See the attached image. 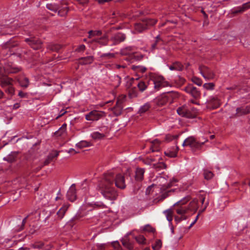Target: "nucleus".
Returning <instances> with one entry per match:
<instances>
[{"label":"nucleus","mask_w":250,"mask_h":250,"mask_svg":"<svg viewBox=\"0 0 250 250\" xmlns=\"http://www.w3.org/2000/svg\"><path fill=\"white\" fill-rule=\"evenodd\" d=\"M208 204H209V200L208 199L207 200V202L205 203V205H204L203 208L202 210H199V213H200V214L205 210V209L208 206Z\"/></svg>","instance_id":"59"},{"label":"nucleus","mask_w":250,"mask_h":250,"mask_svg":"<svg viewBox=\"0 0 250 250\" xmlns=\"http://www.w3.org/2000/svg\"><path fill=\"white\" fill-rule=\"evenodd\" d=\"M121 189L125 188V177L120 173H116L113 170L108 171L105 173L99 184V188L104 197L109 200H115L118 194L114 185Z\"/></svg>","instance_id":"1"},{"label":"nucleus","mask_w":250,"mask_h":250,"mask_svg":"<svg viewBox=\"0 0 250 250\" xmlns=\"http://www.w3.org/2000/svg\"><path fill=\"white\" fill-rule=\"evenodd\" d=\"M160 142L158 139H155L151 142L152 145L151 146V149L152 152L158 151L159 150V145Z\"/></svg>","instance_id":"29"},{"label":"nucleus","mask_w":250,"mask_h":250,"mask_svg":"<svg viewBox=\"0 0 250 250\" xmlns=\"http://www.w3.org/2000/svg\"><path fill=\"white\" fill-rule=\"evenodd\" d=\"M114 80L117 81V84L116 86H118L121 83V78L118 75H116L114 77Z\"/></svg>","instance_id":"63"},{"label":"nucleus","mask_w":250,"mask_h":250,"mask_svg":"<svg viewBox=\"0 0 250 250\" xmlns=\"http://www.w3.org/2000/svg\"><path fill=\"white\" fill-rule=\"evenodd\" d=\"M162 243L161 240L157 239L155 243L152 245V247L153 250H159L162 247Z\"/></svg>","instance_id":"39"},{"label":"nucleus","mask_w":250,"mask_h":250,"mask_svg":"<svg viewBox=\"0 0 250 250\" xmlns=\"http://www.w3.org/2000/svg\"><path fill=\"white\" fill-rule=\"evenodd\" d=\"M187 108L185 106L179 107L177 109V113L182 117H185L187 112Z\"/></svg>","instance_id":"41"},{"label":"nucleus","mask_w":250,"mask_h":250,"mask_svg":"<svg viewBox=\"0 0 250 250\" xmlns=\"http://www.w3.org/2000/svg\"><path fill=\"white\" fill-rule=\"evenodd\" d=\"M192 82L197 85L201 86L202 84V81L201 79L196 77L192 78Z\"/></svg>","instance_id":"49"},{"label":"nucleus","mask_w":250,"mask_h":250,"mask_svg":"<svg viewBox=\"0 0 250 250\" xmlns=\"http://www.w3.org/2000/svg\"><path fill=\"white\" fill-rule=\"evenodd\" d=\"M125 38V34L122 33H118L112 36L110 41L113 42V44L115 45L124 41Z\"/></svg>","instance_id":"13"},{"label":"nucleus","mask_w":250,"mask_h":250,"mask_svg":"<svg viewBox=\"0 0 250 250\" xmlns=\"http://www.w3.org/2000/svg\"><path fill=\"white\" fill-rule=\"evenodd\" d=\"M199 70L202 76L207 80H211L215 78L214 73L207 66H200Z\"/></svg>","instance_id":"7"},{"label":"nucleus","mask_w":250,"mask_h":250,"mask_svg":"<svg viewBox=\"0 0 250 250\" xmlns=\"http://www.w3.org/2000/svg\"><path fill=\"white\" fill-rule=\"evenodd\" d=\"M20 85L24 88H27L29 85V81L26 77H21L19 79Z\"/></svg>","instance_id":"26"},{"label":"nucleus","mask_w":250,"mask_h":250,"mask_svg":"<svg viewBox=\"0 0 250 250\" xmlns=\"http://www.w3.org/2000/svg\"><path fill=\"white\" fill-rule=\"evenodd\" d=\"M44 244L42 242H36L31 245V247L35 249L42 250L45 247Z\"/></svg>","instance_id":"35"},{"label":"nucleus","mask_w":250,"mask_h":250,"mask_svg":"<svg viewBox=\"0 0 250 250\" xmlns=\"http://www.w3.org/2000/svg\"><path fill=\"white\" fill-rule=\"evenodd\" d=\"M151 107V104L149 103H146L141 106L138 111V113L141 114L147 111Z\"/></svg>","instance_id":"28"},{"label":"nucleus","mask_w":250,"mask_h":250,"mask_svg":"<svg viewBox=\"0 0 250 250\" xmlns=\"http://www.w3.org/2000/svg\"><path fill=\"white\" fill-rule=\"evenodd\" d=\"M166 94L169 104L173 103L179 97L178 93L175 91L168 92Z\"/></svg>","instance_id":"19"},{"label":"nucleus","mask_w":250,"mask_h":250,"mask_svg":"<svg viewBox=\"0 0 250 250\" xmlns=\"http://www.w3.org/2000/svg\"><path fill=\"white\" fill-rule=\"evenodd\" d=\"M67 198L71 202L74 201L76 199V190L75 184L72 185L67 193Z\"/></svg>","instance_id":"15"},{"label":"nucleus","mask_w":250,"mask_h":250,"mask_svg":"<svg viewBox=\"0 0 250 250\" xmlns=\"http://www.w3.org/2000/svg\"><path fill=\"white\" fill-rule=\"evenodd\" d=\"M214 86L215 84L212 83H206L203 85L204 88L207 90H213Z\"/></svg>","instance_id":"48"},{"label":"nucleus","mask_w":250,"mask_h":250,"mask_svg":"<svg viewBox=\"0 0 250 250\" xmlns=\"http://www.w3.org/2000/svg\"><path fill=\"white\" fill-rule=\"evenodd\" d=\"M171 70L181 71L183 69V65L179 62H175L169 66Z\"/></svg>","instance_id":"25"},{"label":"nucleus","mask_w":250,"mask_h":250,"mask_svg":"<svg viewBox=\"0 0 250 250\" xmlns=\"http://www.w3.org/2000/svg\"><path fill=\"white\" fill-rule=\"evenodd\" d=\"M92 42H97L99 43L105 45L107 43V38L105 36L100 38L94 39Z\"/></svg>","instance_id":"36"},{"label":"nucleus","mask_w":250,"mask_h":250,"mask_svg":"<svg viewBox=\"0 0 250 250\" xmlns=\"http://www.w3.org/2000/svg\"><path fill=\"white\" fill-rule=\"evenodd\" d=\"M143 230L149 232H153L155 231V229L152 228L150 225H146L143 228Z\"/></svg>","instance_id":"50"},{"label":"nucleus","mask_w":250,"mask_h":250,"mask_svg":"<svg viewBox=\"0 0 250 250\" xmlns=\"http://www.w3.org/2000/svg\"><path fill=\"white\" fill-rule=\"evenodd\" d=\"M135 240L139 244H145L146 239L143 235H139L138 236L135 237Z\"/></svg>","instance_id":"46"},{"label":"nucleus","mask_w":250,"mask_h":250,"mask_svg":"<svg viewBox=\"0 0 250 250\" xmlns=\"http://www.w3.org/2000/svg\"><path fill=\"white\" fill-rule=\"evenodd\" d=\"M90 136L94 140H101L104 138L105 135L103 133H101L98 131H96L92 133Z\"/></svg>","instance_id":"31"},{"label":"nucleus","mask_w":250,"mask_h":250,"mask_svg":"<svg viewBox=\"0 0 250 250\" xmlns=\"http://www.w3.org/2000/svg\"><path fill=\"white\" fill-rule=\"evenodd\" d=\"M178 182V180L173 178L172 180H170V181L167 184H163L161 185V189L163 190H167L168 188H170L171 187L174 185V184Z\"/></svg>","instance_id":"24"},{"label":"nucleus","mask_w":250,"mask_h":250,"mask_svg":"<svg viewBox=\"0 0 250 250\" xmlns=\"http://www.w3.org/2000/svg\"><path fill=\"white\" fill-rule=\"evenodd\" d=\"M102 31L100 30H90L88 32V38H92L96 36H100L102 35Z\"/></svg>","instance_id":"37"},{"label":"nucleus","mask_w":250,"mask_h":250,"mask_svg":"<svg viewBox=\"0 0 250 250\" xmlns=\"http://www.w3.org/2000/svg\"><path fill=\"white\" fill-rule=\"evenodd\" d=\"M47 49L54 52H59L62 48V46L58 44L49 43L47 47Z\"/></svg>","instance_id":"23"},{"label":"nucleus","mask_w":250,"mask_h":250,"mask_svg":"<svg viewBox=\"0 0 250 250\" xmlns=\"http://www.w3.org/2000/svg\"><path fill=\"white\" fill-rule=\"evenodd\" d=\"M132 68L134 70L137 71L138 72H141L142 73L145 72L146 70V68L145 67L142 66L133 65L132 66Z\"/></svg>","instance_id":"44"},{"label":"nucleus","mask_w":250,"mask_h":250,"mask_svg":"<svg viewBox=\"0 0 250 250\" xmlns=\"http://www.w3.org/2000/svg\"><path fill=\"white\" fill-rule=\"evenodd\" d=\"M18 45V43L16 42H12L11 41L7 42L6 44V47L7 48H12Z\"/></svg>","instance_id":"53"},{"label":"nucleus","mask_w":250,"mask_h":250,"mask_svg":"<svg viewBox=\"0 0 250 250\" xmlns=\"http://www.w3.org/2000/svg\"><path fill=\"white\" fill-rule=\"evenodd\" d=\"M242 7L244 11L250 8V1L248 2H246L245 3H244Z\"/></svg>","instance_id":"58"},{"label":"nucleus","mask_w":250,"mask_h":250,"mask_svg":"<svg viewBox=\"0 0 250 250\" xmlns=\"http://www.w3.org/2000/svg\"><path fill=\"white\" fill-rule=\"evenodd\" d=\"M164 213L165 214L168 221L169 223H171L173 219V211L170 209H168L164 211Z\"/></svg>","instance_id":"34"},{"label":"nucleus","mask_w":250,"mask_h":250,"mask_svg":"<svg viewBox=\"0 0 250 250\" xmlns=\"http://www.w3.org/2000/svg\"><path fill=\"white\" fill-rule=\"evenodd\" d=\"M66 125H63L58 131L55 132V135L57 136H61L63 135L66 131Z\"/></svg>","instance_id":"38"},{"label":"nucleus","mask_w":250,"mask_h":250,"mask_svg":"<svg viewBox=\"0 0 250 250\" xmlns=\"http://www.w3.org/2000/svg\"><path fill=\"white\" fill-rule=\"evenodd\" d=\"M123 245L129 250H131L133 248V244L127 239L125 238L122 240Z\"/></svg>","instance_id":"30"},{"label":"nucleus","mask_w":250,"mask_h":250,"mask_svg":"<svg viewBox=\"0 0 250 250\" xmlns=\"http://www.w3.org/2000/svg\"><path fill=\"white\" fill-rule=\"evenodd\" d=\"M149 79L153 82L154 88L156 91L170 85L163 76L156 74L150 73Z\"/></svg>","instance_id":"3"},{"label":"nucleus","mask_w":250,"mask_h":250,"mask_svg":"<svg viewBox=\"0 0 250 250\" xmlns=\"http://www.w3.org/2000/svg\"><path fill=\"white\" fill-rule=\"evenodd\" d=\"M179 137V135H172L170 134L167 135L165 137L166 141L169 142L172 140L176 139Z\"/></svg>","instance_id":"45"},{"label":"nucleus","mask_w":250,"mask_h":250,"mask_svg":"<svg viewBox=\"0 0 250 250\" xmlns=\"http://www.w3.org/2000/svg\"><path fill=\"white\" fill-rule=\"evenodd\" d=\"M184 90L187 93L190 94L194 98H198L200 96V91L191 84H189L184 87Z\"/></svg>","instance_id":"10"},{"label":"nucleus","mask_w":250,"mask_h":250,"mask_svg":"<svg viewBox=\"0 0 250 250\" xmlns=\"http://www.w3.org/2000/svg\"><path fill=\"white\" fill-rule=\"evenodd\" d=\"M190 198L187 196L174 204V210L180 216H176L175 221L179 223L182 220H186L188 215L194 213L198 208V201L194 199L189 203Z\"/></svg>","instance_id":"2"},{"label":"nucleus","mask_w":250,"mask_h":250,"mask_svg":"<svg viewBox=\"0 0 250 250\" xmlns=\"http://www.w3.org/2000/svg\"><path fill=\"white\" fill-rule=\"evenodd\" d=\"M156 103L158 106H163L169 103L166 93L158 97L156 99Z\"/></svg>","instance_id":"16"},{"label":"nucleus","mask_w":250,"mask_h":250,"mask_svg":"<svg viewBox=\"0 0 250 250\" xmlns=\"http://www.w3.org/2000/svg\"><path fill=\"white\" fill-rule=\"evenodd\" d=\"M154 161V160L152 158H147L146 159V160H144L143 162L145 164H146V165H150V164L151 163V162H153Z\"/></svg>","instance_id":"60"},{"label":"nucleus","mask_w":250,"mask_h":250,"mask_svg":"<svg viewBox=\"0 0 250 250\" xmlns=\"http://www.w3.org/2000/svg\"><path fill=\"white\" fill-rule=\"evenodd\" d=\"M204 176L205 179L209 180L212 178L213 176V173L208 170H204Z\"/></svg>","instance_id":"43"},{"label":"nucleus","mask_w":250,"mask_h":250,"mask_svg":"<svg viewBox=\"0 0 250 250\" xmlns=\"http://www.w3.org/2000/svg\"><path fill=\"white\" fill-rule=\"evenodd\" d=\"M207 141V140L205 141L204 142L200 143L197 142L194 137H189L184 141L182 146H189L192 148H198L203 145L205 142Z\"/></svg>","instance_id":"6"},{"label":"nucleus","mask_w":250,"mask_h":250,"mask_svg":"<svg viewBox=\"0 0 250 250\" xmlns=\"http://www.w3.org/2000/svg\"><path fill=\"white\" fill-rule=\"evenodd\" d=\"M91 146V143L86 141H81L76 144V146L80 149L88 147Z\"/></svg>","instance_id":"32"},{"label":"nucleus","mask_w":250,"mask_h":250,"mask_svg":"<svg viewBox=\"0 0 250 250\" xmlns=\"http://www.w3.org/2000/svg\"><path fill=\"white\" fill-rule=\"evenodd\" d=\"M137 86L139 90L143 92L145 90L147 87V85L144 82H140L137 84Z\"/></svg>","instance_id":"47"},{"label":"nucleus","mask_w":250,"mask_h":250,"mask_svg":"<svg viewBox=\"0 0 250 250\" xmlns=\"http://www.w3.org/2000/svg\"><path fill=\"white\" fill-rule=\"evenodd\" d=\"M69 205L65 204L57 212V215L59 219H62L65 215L66 211L69 208Z\"/></svg>","instance_id":"18"},{"label":"nucleus","mask_w":250,"mask_h":250,"mask_svg":"<svg viewBox=\"0 0 250 250\" xmlns=\"http://www.w3.org/2000/svg\"><path fill=\"white\" fill-rule=\"evenodd\" d=\"M200 198L201 202L202 204L205 205V203L207 202V201H206V194H201L200 196Z\"/></svg>","instance_id":"57"},{"label":"nucleus","mask_w":250,"mask_h":250,"mask_svg":"<svg viewBox=\"0 0 250 250\" xmlns=\"http://www.w3.org/2000/svg\"><path fill=\"white\" fill-rule=\"evenodd\" d=\"M58 155H59V152H58L57 151H52L48 156V159L52 160L54 158L57 157Z\"/></svg>","instance_id":"51"},{"label":"nucleus","mask_w":250,"mask_h":250,"mask_svg":"<svg viewBox=\"0 0 250 250\" xmlns=\"http://www.w3.org/2000/svg\"><path fill=\"white\" fill-rule=\"evenodd\" d=\"M208 106H211L213 108H216L220 105V101L217 96H211L207 101Z\"/></svg>","instance_id":"14"},{"label":"nucleus","mask_w":250,"mask_h":250,"mask_svg":"<svg viewBox=\"0 0 250 250\" xmlns=\"http://www.w3.org/2000/svg\"><path fill=\"white\" fill-rule=\"evenodd\" d=\"M197 110L195 108H190L187 109V112L185 117L188 118H194L197 116Z\"/></svg>","instance_id":"21"},{"label":"nucleus","mask_w":250,"mask_h":250,"mask_svg":"<svg viewBox=\"0 0 250 250\" xmlns=\"http://www.w3.org/2000/svg\"><path fill=\"white\" fill-rule=\"evenodd\" d=\"M13 80L12 79L7 77H4L2 78L0 80V85L2 87H5L6 86H9V92L12 94L14 92V89L11 86L13 84Z\"/></svg>","instance_id":"12"},{"label":"nucleus","mask_w":250,"mask_h":250,"mask_svg":"<svg viewBox=\"0 0 250 250\" xmlns=\"http://www.w3.org/2000/svg\"><path fill=\"white\" fill-rule=\"evenodd\" d=\"M199 215H200V213H198V214L196 216L194 220L190 224V226H189V227H188L189 229H190L196 223L197 221L198 220V219L199 218Z\"/></svg>","instance_id":"64"},{"label":"nucleus","mask_w":250,"mask_h":250,"mask_svg":"<svg viewBox=\"0 0 250 250\" xmlns=\"http://www.w3.org/2000/svg\"><path fill=\"white\" fill-rule=\"evenodd\" d=\"M121 54L123 55H127L129 58H126V60L132 62L134 60H139L138 55L133 51L131 47H127L121 50Z\"/></svg>","instance_id":"9"},{"label":"nucleus","mask_w":250,"mask_h":250,"mask_svg":"<svg viewBox=\"0 0 250 250\" xmlns=\"http://www.w3.org/2000/svg\"><path fill=\"white\" fill-rule=\"evenodd\" d=\"M145 170L143 168H137L136 171L135 178L137 180L141 181L144 177Z\"/></svg>","instance_id":"27"},{"label":"nucleus","mask_w":250,"mask_h":250,"mask_svg":"<svg viewBox=\"0 0 250 250\" xmlns=\"http://www.w3.org/2000/svg\"><path fill=\"white\" fill-rule=\"evenodd\" d=\"M17 152H12L9 155L3 158L4 161H7L10 163H12L16 161L17 157Z\"/></svg>","instance_id":"22"},{"label":"nucleus","mask_w":250,"mask_h":250,"mask_svg":"<svg viewBox=\"0 0 250 250\" xmlns=\"http://www.w3.org/2000/svg\"><path fill=\"white\" fill-rule=\"evenodd\" d=\"M112 246L116 250H122L121 246L118 242H114L112 243Z\"/></svg>","instance_id":"54"},{"label":"nucleus","mask_w":250,"mask_h":250,"mask_svg":"<svg viewBox=\"0 0 250 250\" xmlns=\"http://www.w3.org/2000/svg\"><path fill=\"white\" fill-rule=\"evenodd\" d=\"M236 115L237 116H241L249 114L250 112V106H243L236 108Z\"/></svg>","instance_id":"17"},{"label":"nucleus","mask_w":250,"mask_h":250,"mask_svg":"<svg viewBox=\"0 0 250 250\" xmlns=\"http://www.w3.org/2000/svg\"><path fill=\"white\" fill-rule=\"evenodd\" d=\"M178 151V147L176 146V148L173 150H167L165 151V154L166 155L169 157H175L177 156V153Z\"/></svg>","instance_id":"33"},{"label":"nucleus","mask_w":250,"mask_h":250,"mask_svg":"<svg viewBox=\"0 0 250 250\" xmlns=\"http://www.w3.org/2000/svg\"><path fill=\"white\" fill-rule=\"evenodd\" d=\"M160 41L159 36H157L155 42L151 44V50L153 51L157 48V45L158 42Z\"/></svg>","instance_id":"52"},{"label":"nucleus","mask_w":250,"mask_h":250,"mask_svg":"<svg viewBox=\"0 0 250 250\" xmlns=\"http://www.w3.org/2000/svg\"><path fill=\"white\" fill-rule=\"evenodd\" d=\"M244 11H245L244 10L242 7L241 6V7H238L237 10H234L232 12V13L233 14H237V13H242Z\"/></svg>","instance_id":"62"},{"label":"nucleus","mask_w":250,"mask_h":250,"mask_svg":"<svg viewBox=\"0 0 250 250\" xmlns=\"http://www.w3.org/2000/svg\"><path fill=\"white\" fill-rule=\"evenodd\" d=\"M123 100L118 99L116 101V105L111 108L113 114L116 116H118L122 114L123 110Z\"/></svg>","instance_id":"11"},{"label":"nucleus","mask_w":250,"mask_h":250,"mask_svg":"<svg viewBox=\"0 0 250 250\" xmlns=\"http://www.w3.org/2000/svg\"><path fill=\"white\" fill-rule=\"evenodd\" d=\"M25 42L35 50L39 49L42 47V42L41 41L35 37L26 38L25 39Z\"/></svg>","instance_id":"8"},{"label":"nucleus","mask_w":250,"mask_h":250,"mask_svg":"<svg viewBox=\"0 0 250 250\" xmlns=\"http://www.w3.org/2000/svg\"><path fill=\"white\" fill-rule=\"evenodd\" d=\"M173 191V190H167V191H166L165 192L163 193L161 195V199H164L166 198H167V197H168L169 195V193Z\"/></svg>","instance_id":"55"},{"label":"nucleus","mask_w":250,"mask_h":250,"mask_svg":"<svg viewBox=\"0 0 250 250\" xmlns=\"http://www.w3.org/2000/svg\"><path fill=\"white\" fill-rule=\"evenodd\" d=\"M46 8L48 9H49L51 11H52L53 12H57L59 9V6L57 4H51V3L47 4Z\"/></svg>","instance_id":"40"},{"label":"nucleus","mask_w":250,"mask_h":250,"mask_svg":"<svg viewBox=\"0 0 250 250\" xmlns=\"http://www.w3.org/2000/svg\"><path fill=\"white\" fill-rule=\"evenodd\" d=\"M94 61L93 57L92 56L82 57L79 59V63L82 65L91 64Z\"/></svg>","instance_id":"20"},{"label":"nucleus","mask_w":250,"mask_h":250,"mask_svg":"<svg viewBox=\"0 0 250 250\" xmlns=\"http://www.w3.org/2000/svg\"><path fill=\"white\" fill-rule=\"evenodd\" d=\"M157 21L154 19H145L142 22L136 23L135 29L138 32H142L146 29L149 26H153L156 23Z\"/></svg>","instance_id":"4"},{"label":"nucleus","mask_w":250,"mask_h":250,"mask_svg":"<svg viewBox=\"0 0 250 250\" xmlns=\"http://www.w3.org/2000/svg\"><path fill=\"white\" fill-rule=\"evenodd\" d=\"M28 215H27V216H26L22 220V224L21 225V226L20 227V229H18V231H21V230H22L23 229V228H24V225L26 223V219L28 218Z\"/></svg>","instance_id":"56"},{"label":"nucleus","mask_w":250,"mask_h":250,"mask_svg":"<svg viewBox=\"0 0 250 250\" xmlns=\"http://www.w3.org/2000/svg\"><path fill=\"white\" fill-rule=\"evenodd\" d=\"M153 167L156 169L159 170L161 169H165L166 168V165L163 162L159 163L157 164H153Z\"/></svg>","instance_id":"42"},{"label":"nucleus","mask_w":250,"mask_h":250,"mask_svg":"<svg viewBox=\"0 0 250 250\" xmlns=\"http://www.w3.org/2000/svg\"><path fill=\"white\" fill-rule=\"evenodd\" d=\"M85 46L83 44L80 45L76 49V51L77 52L83 51L85 50Z\"/></svg>","instance_id":"61"},{"label":"nucleus","mask_w":250,"mask_h":250,"mask_svg":"<svg viewBox=\"0 0 250 250\" xmlns=\"http://www.w3.org/2000/svg\"><path fill=\"white\" fill-rule=\"evenodd\" d=\"M106 116L104 111L93 110L85 115V119L89 121H97Z\"/></svg>","instance_id":"5"}]
</instances>
